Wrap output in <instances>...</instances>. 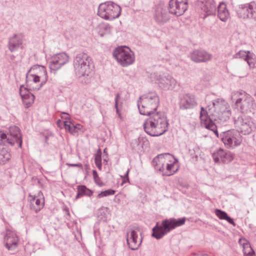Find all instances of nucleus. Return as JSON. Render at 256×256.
<instances>
[{"label":"nucleus","instance_id":"f8f14e48","mask_svg":"<svg viewBox=\"0 0 256 256\" xmlns=\"http://www.w3.org/2000/svg\"><path fill=\"white\" fill-rule=\"evenodd\" d=\"M178 104L181 110H192L198 106L196 96L191 93L180 94L178 98Z\"/></svg>","mask_w":256,"mask_h":256},{"label":"nucleus","instance_id":"f03ea898","mask_svg":"<svg viewBox=\"0 0 256 256\" xmlns=\"http://www.w3.org/2000/svg\"><path fill=\"white\" fill-rule=\"evenodd\" d=\"M149 117L144 122L143 126L146 132L152 136H158L168 130V123L166 117L162 112H152L146 114Z\"/></svg>","mask_w":256,"mask_h":256},{"label":"nucleus","instance_id":"4d7b16f0","mask_svg":"<svg viewBox=\"0 0 256 256\" xmlns=\"http://www.w3.org/2000/svg\"><path fill=\"white\" fill-rule=\"evenodd\" d=\"M104 162H106V163H107V162H108V161H107V160H106V159H104Z\"/></svg>","mask_w":256,"mask_h":256},{"label":"nucleus","instance_id":"a19ab883","mask_svg":"<svg viewBox=\"0 0 256 256\" xmlns=\"http://www.w3.org/2000/svg\"><path fill=\"white\" fill-rule=\"evenodd\" d=\"M215 213L216 216L220 220H224L228 215L226 212L219 209H216Z\"/></svg>","mask_w":256,"mask_h":256},{"label":"nucleus","instance_id":"5701e85b","mask_svg":"<svg viewBox=\"0 0 256 256\" xmlns=\"http://www.w3.org/2000/svg\"><path fill=\"white\" fill-rule=\"evenodd\" d=\"M172 156L168 153L161 154L156 156L152 160V164L156 170L158 172L164 171V165L166 162L165 156Z\"/></svg>","mask_w":256,"mask_h":256},{"label":"nucleus","instance_id":"473e14b6","mask_svg":"<svg viewBox=\"0 0 256 256\" xmlns=\"http://www.w3.org/2000/svg\"><path fill=\"white\" fill-rule=\"evenodd\" d=\"M94 162L98 169L101 170L102 168V152L100 148L98 149L96 153L94 155Z\"/></svg>","mask_w":256,"mask_h":256},{"label":"nucleus","instance_id":"f257e3e1","mask_svg":"<svg viewBox=\"0 0 256 256\" xmlns=\"http://www.w3.org/2000/svg\"><path fill=\"white\" fill-rule=\"evenodd\" d=\"M208 112L207 114H210V118L209 122H213L217 125V129L219 127L226 126L230 120L231 112L227 102L222 98L214 100L212 104L207 106Z\"/></svg>","mask_w":256,"mask_h":256},{"label":"nucleus","instance_id":"ea45409f","mask_svg":"<svg viewBox=\"0 0 256 256\" xmlns=\"http://www.w3.org/2000/svg\"><path fill=\"white\" fill-rule=\"evenodd\" d=\"M238 243L240 246H242L244 252L245 251V250H247V248L252 250V248L250 247V244L247 242V241L246 239L240 238L238 240Z\"/></svg>","mask_w":256,"mask_h":256},{"label":"nucleus","instance_id":"4c0bfd02","mask_svg":"<svg viewBox=\"0 0 256 256\" xmlns=\"http://www.w3.org/2000/svg\"><path fill=\"white\" fill-rule=\"evenodd\" d=\"M86 186L84 185L78 186L77 187L78 192L76 196V199H78L80 198L86 196Z\"/></svg>","mask_w":256,"mask_h":256},{"label":"nucleus","instance_id":"c756f323","mask_svg":"<svg viewBox=\"0 0 256 256\" xmlns=\"http://www.w3.org/2000/svg\"><path fill=\"white\" fill-rule=\"evenodd\" d=\"M234 58H243L247 62L250 67L252 68L254 67V63L252 62V58L248 56V53L246 51L240 50L235 54Z\"/></svg>","mask_w":256,"mask_h":256},{"label":"nucleus","instance_id":"37998d69","mask_svg":"<svg viewBox=\"0 0 256 256\" xmlns=\"http://www.w3.org/2000/svg\"><path fill=\"white\" fill-rule=\"evenodd\" d=\"M102 30H104V34H108L110 32L111 26L109 24H104L100 26Z\"/></svg>","mask_w":256,"mask_h":256},{"label":"nucleus","instance_id":"3c124183","mask_svg":"<svg viewBox=\"0 0 256 256\" xmlns=\"http://www.w3.org/2000/svg\"><path fill=\"white\" fill-rule=\"evenodd\" d=\"M86 196H90L92 195V191L91 190H90L88 188L86 187Z\"/></svg>","mask_w":256,"mask_h":256},{"label":"nucleus","instance_id":"9b49d317","mask_svg":"<svg viewBox=\"0 0 256 256\" xmlns=\"http://www.w3.org/2000/svg\"><path fill=\"white\" fill-rule=\"evenodd\" d=\"M218 138H220L224 144L230 148L239 146L242 141L239 132L234 129L222 132L218 134Z\"/></svg>","mask_w":256,"mask_h":256},{"label":"nucleus","instance_id":"864d4df0","mask_svg":"<svg viewBox=\"0 0 256 256\" xmlns=\"http://www.w3.org/2000/svg\"><path fill=\"white\" fill-rule=\"evenodd\" d=\"M192 256H208V255L206 254H194Z\"/></svg>","mask_w":256,"mask_h":256},{"label":"nucleus","instance_id":"7ed1b4c3","mask_svg":"<svg viewBox=\"0 0 256 256\" xmlns=\"http://www.w3.org/2000/svg\"><path fill=\"white\" fill-rule=\"evenodd\" d=\"M73 65L76 74L79 77L89 76L94 68L92 58L84 52H78L75 54Z\"/></svg>","mask_w":256,"mask_h":256},{"label":"nucleus","instance_id":"1a4fd4ad","mask_svg":"<svg viewBox=\"0 0 256 256\" xmlns=\"http://www.w3.org/2000/svg\"><path fill=\"white\" fill-rule=\"evenodd\" d=\"M234 120L236 130L238 131L240 134H249L256 128L254 123L250 116L241 114L238 117H234Z\"/></svg>","mask_w":256,"mask_h":256},{"label":"nucleus","instance_id":"5fc2aeb1","mask_svg":"<svg viewBox=\"0 0 256 256\" xmlns=\"http://www.w3.org/2000/svg\"><path fill=\"white\" fill-rule=\"evenodd\" d=\"M106 149L105 148L104 150V153H106V155H108V154L106 153Z\"/></svg>","mask_w":256,"mask_h":256},{"label":"nucleus","instance_id":"20e7f679","mask_svg":"<svg viewBox=\"0 0 256 256\" xmlns=\"http://www.w3.org/2000/svg\"><path fill=\"white\" fill-rule=\"evenodd\" d=\"M232 100H235L234 108L242 113L252 114L256 112L254 100L250 95L243 90L234 92L232 94Z\"/></svg>","mask_w":256,"mask_h":256},{"label":"nucleus","instance_id":"f704fd0d","mask_svg":"<svg viewBox=\"0 0 256 256\" xmlns=\"http://www.w3.org/2000/svg\"><path fill=\"white\" fill-rule=\"evenodd\" d=\"M64 128L66 130H68L71 134H74L76 132V129L77 128L76 126H74V124H72L70 122L65 120L64 122Z\"/></svg>","mask_w":256,"mask_h":256},{"label":"nucleus","instance_id":"de8ad7c7","mask_svg":"<svg viewBox=\"0 0 256 256\" xmlns=\"http://www.w3.org/2000/svg\"><path fill=\"white\" fill-rule=\"evenodd\" d=\"M224 220H226L229 224L233 225V226H235L236 225V224L235 222H234V220L230 218V216H228V214L227 215V216H226V218L224 219Z\"/></svg>","mask_w":256,"mask_h":256},{"label":"nucleus","instance_id":"aec40b11","mask_svg":"<svg viewBox=\"0 0 256 256\" xmlns=\"http://www.w3.org/2000/svg\"><path fill=\"white\" fill-rule=\"evenodd\" d=\"M7 138L12 141V144H8V145L14 146L15 143L18 144V147L22 148V138L20 132V130L18 127L14 126L9 128V133L6 134ZM8 142H10L8 140Z\"/></svg>","mask_w":256,"mask_h":256},{"label":"nucleus","instance_id":"9d476101","mask_svg":"<svg viewBox=\"0 0 256 256\" xmlns=\"http://www.w3.org/2000/svg\"><path fill=\"white\" fill-rule=\"evenodd\" d=\"M113 56L122 66L126 67L134 62V56L128 48L118 47L113 51Z\"/></svg>","mask_w":256,"mask_h":256},{"label":"nucleus","instance_id":"58836bf2","mask_svg":"<svg viewBox=\"0 0 256 256\" xmlns=\"http://www.w3.org/2000/svg\"><path fill=\"white\" fill-rule=\"evenodd\" d=\"M116 191L112 189H108L104 191L101 192L98 195V198H100L102 197L110 195H114L116 193Z\"/></svg>","mask_w":256,"mask_h":256},{"label":"nucleus","instance_id":"a211bd4d","mask_svg":"<svg viewBox=\"0 0 256 256\" xmlns=\"http://www.w3.org/2000/svg\"><path fill=\"white\" fill-rule=\"evenodd\" d=\"M206 110H205L204 107H202L200 108V118L201 124L206 129L212 131L216 137H218L217 125H216V124L213 122V120L212 121V122H209V120L210 118V114H207L206 113V111L208 112V108H206Z\"/></svg>","mask_w":256,"mask_h":256},{"label":"nucleus","instance_id":"c03bdc74","mask_svg":"<svg viewBox=\"0 0 256 256\" xmlns=\"http://www.w3.org/2000/svg\"><path fill=\"white\" fill-rule=\"evenodd\" d=\"M142 138L139 137L136 139L132 140L130 144L132 148H135L136 146H138Z\"/></svg>","mask_w":256,"mask_h":256},{"label":"nucleus","instance_id":"dca6fc26","mask_svg":"<svg viewBox=\"0 0 256 256\" xmlns=\"http://www.w3.org/2000/svg\"><path fill=\"white\" fill-rule=\"evenodd\" d=\"M188 8V0H170L168 8L170 14L180 16L184 13Z\"/></svg>","mask_w":256,"mask_h":256},{"label":"nucleus","instance_id":"4468645a","mask_svg":"<svg viewBox=\"0 0 256 256\" xmlns=\"http://www.w3.org/2000/svg\"><path fill=\"white\" fill-rule=\"evenodd\" d=\"M256 3L252 1L248 4L240 5L236 10V13L240 18L256 20Z\"/></svg>","mask_w":256,"mask_h":256},{"label":"nucleus","instance_id":"2eb2a0df","mask_svg":"<svg viewBox=\"0 0 256 256\" xmlns=\"http://www.w3.org/2000/svg\"><path fill=\"white\" fill-rule=\"evenodd\" d=\"M69 61V56L65 52L57 54L52 56L48 62L50 72H56Z\"/></svg>","mask_w":256,"mask_h":256},{"label":"nucleus","instance_id":"72a5a7b5","mask_svg":"<svg viewBox=\"0 0 256 256\" xmlns=\"http://www.w3.org/2000/svg\"><path fill=\"white\" fill-rule=\"evenodd\" d=\"M224 154V150L219 148L216 152H214L212 154V157L216 163H220L222 156Z\"/></svg>","mask_w":256,"mask_h":256},{"label":"nucleus","instance_id":"cd10ccee","mask_svg":"<svg viewBox=\"0 0 256 256\" xmlns=\"http://www.w3.org/2000/svg\"><path fill=\"white\" fill-rule=\"evenodd\" d=\"M174 158V162L171 164H166V170L161 172L162 176H170L174 174L178 170V168H175V164L178 162V160Z\"/></svg>","mask_w":256,"mask_h":256},{"label":"nucleus","instance_id":"7c9ffc66","mask_svg":"<svg viewBox=\"0 0 256 256\" xmlns=\"http://www.w3.org/2000/svg\"><path fill=\"white\" fill-rule=\"evenodd\" d=\"M120 94L119 93H117L116 94L114 99V107L116 110V113L118 115V118L122 120H124V118L122 116V114L120 112V108L122 106V102H120Z\"/></svg>","mask_w":256,"mask_h":256},{"label":"nucleus","instance_id":"c9c22d12","mask_svg":"<svg viewBox=\"0 0 256 256\" xmlns=\"http://www.w3.org/2000/svg\"><path fill=\"white\" fill-rule=\"evenodd\" d=\"M156 19L158 22L164 23L168 20V18L166 16V14L158 11L156 14Z\"/></svg>","mask_w":256,"mask_h":256},{"label":"nucleus","instance_id":"49530a36","mask_svg":"<svg viewBox=\"0 0 256 256\" xmlns=\"http://www.w3.org/2000/svg\"><path fill=\"white\" fill-rule=\"evenodd\" d=\"M130 170H128L126 172L124 175L123 177V182L122 183H125L126 182H130L129 178H128V174H129Z\"/></svg>","mask_w":256,"mask_h":256},{"label":"nucleus","instance_id":"4be33fe9","mask_svg":"<svg viewBox=\"0 0 256 256\" xmlns=\"http://www.w3.org/2000/svg\"><path fill=\"white\" fill-rule=\"evenodd\" d=\"M126 242L128 248L132 250H136L140 246L143 238L142 234H140V241L138 240V235L134 230H132L130 232V237L128 238V232L126 234Z\"/></svg>","mask_w":256,"mask_h":256},{"label":"nucleus","instance_id":"f3484780","mask_svg":"<svg viewBox=\"0 0 256 256\" xmlns=\"http://www.w3.org/2000/svg\"><path fill=\"white\" fill-rule=\"evenodd\" d=\"M196 6L204 12V18L216 12V6L214 0H197Z\"/></svg>","mask_w":256,"mask_h":256},{"label":"nucleus","instance_id":"603ef678","mask_svg":"<svg viewBox=\"0 0 256 256\" xmlns=\"http://www.w3.org/2000/svg\"><path fill=\"white\" fill-rule=\"evenodd\" d=\"M64 210L66 212V214L68 216H70V212H69V210H68V208H66L64 209Z\"/></svg>","mask_w":256,"mask_h":256},{"label":"nucleus","instance_id":"412c9836","mask_svg":"<svg viewBox=\"0 0 256 256\" xmlns=\"http://www.w3.org/2000/svg\"><path fill=\"white\" fill-rule=\"evenodd\" d=\"M190 59L195 62H204L212 58V55L204 50H196L190 53Z\"/></svg>","mask_w":256,"mask_h":256},{"label":"nucleus","instance_id":"79ce46f5","mask_svg":"<svg viewBox=\"0 0 256 256\" xmlns=\"http://www.w3.org/2000/svg\"><path fill=\"white\" fill-rule=\"evenodd\" d=\"M92 174H93L94 180L95 183L96 184H98L100 186H102V182H101L100 178V177L98 176V172L96 170H92Z\"/></svg>","mask_w":256,"mask_h":256},{"label":"nucleus","instance_id":"0eeeda50","mask_svg":"<svg viewBox=\"0 0 256 256\" xmlns=\"http://www.w3.org/2000/svg\"><path fill=\"white\" fill-rule=\"evenodd\" d=\"M120 13V6L111 1L102 3L98 8V15L102 18L108 20H112L118 18Z\"/></svg>","mask_w":256,"mask_h":256},{"label":"nucleus","instance_id":"6e6d98bb","mask_svg":"<svg viewBox=\"0 0 256 256\" xmlns=\"http://www.w3.org/2000/svg\"><path fill=\"white\" fill-rule=\"evenodd\" d=\"M59 122H62V121H61L60 120H58V122H57V124H59Z\"/></svg>","mask_w":256,"mask_h":256},{"label":"nucleus","instance_id":"e433bc0d","mask_svg":"<svg viewBox=\"0 0 256 256\" xmlns=\"http://www.w3.org/2000/svg\"><path fill=\"white\" fill-rule=\"evenodd\" d=\"M7 138L6 134L2 131H0V145H8V144H12L13 142Z\"/></svg>","mask_w":256,"mask_h":256},{"label":"nucleus","instance_id":"423d86ee","mask_svg":"<svg viewBox=\"0 0 256 256\" xmlns=\"http://www.w3.org/2000/svg\"><path fill=\"white\" fill-rule=\"evenodd\" d=\"M186 220V218L184 217L178 219L170 218L164 220L161 225H159L157 222L152 228V236L157 240H160L176 227L183 225Z\"/></svg>","mask_w":256,"mask_h":256},{"label":"nucleus","instance_id":"09e8293b","mask_svg":"<svg viewBox=\"0 0 256 256\" xmlns=\"http://www.w3.org/2000/svg\"><path fill=\"white\" fill-rule=\"evenodd\" d=\"M66 165L71 167H78L82 168V165L80 163L78 164H66Z\"/></svg>","mask_w":256,"mask_h":256},{"label":"nucleus","instance_id":"b1692460","mask_svg":"<svg viewBox=\"0 0 256 256\" xmlns=\"http://www.w3.org/2000/svg\"><path fill=\"white\" fill-rule=\"evenodd\" d=\"M22 36L20 34H14L9 38L8 46L11 52L17 50L19 48H22Z\"/></svg>","mask_w":256,"mask_h":256},{"label":"nucleus","instance_id":"6ab92c4d","mask_svg":"<svg viewBox=\"0 0 256 256\" xmlns=\"http://www.w3.org/2000/svg\"><path fill=\"white\" fill-rule=\"evenodd\" d=\"M18 242L19 239L16 233L14 231L6 230L4 240L6 248L8 250H13L17 248Z\"/></svg>","mask_w":256,"mask_h":256},{"label":"nucleus","instance_id":"393cba45","mask_svg":"<svg viewBox=\"0 0 256 256\" xmlns=\"http://www.w3.org/2000/svg\"><path fill=\"white\" fill-rule=\"evenodd\" d=\"M218 16L222 22H226L230 18V14L224 3H220L218 7Z\"/></svg>","mask_w":256,"mask_h":256},{"label":"nucleus","instance_id":"bb28decb","mask_svg":"<svg viewBox=\"0 0 256 256\" xmlns=\"http://www.w3.org/2000/svg\"><path fill=\"white\" fill-rule=\"evenodd\" d=\"M30 202L31 210L34 211L36 213L40 211L44 206V200L38 198L35 196L32 198Z\"/></svg>","mask_w":256,"mask_h":256},{"label":"nucleus","instance_id":"a878e982","mask_svg":"<svg viewBox=\"0 0 256 256\" xmlns=\"http://www.w3.org/2000/svg\"><path fill=\"white\" fill-rule=\"evenodd\" d=\"M26 90L28 92L22 94L21 88L20 90V94L22 98L23 103L24 104L25 107L28 108L34 103L35 97L30 92L27 90V88H26Z\"/></svg>","mask_w":256,"mask_h":256},{"label":"nucleus","instance_id":"8fccbe9b","mask_svg":"<svg viewBox=\"0 0 256 256\" xmlns=\"http://www.w3.org/2000/svg\"><path fill=\"white\" fill-rule=\"evenodd\" d=\"M62 114H66V116H61V118H62L66 120H68L70 119V118L68 116V114L67 112H62Z\"/></svg>","mask_w":256,"mask_h":256},{"label":"nucleus","instance_id":"ddd939ff","mask_svg":"<svg viewBox=\"0 0 256 256\" xmlns=\"http://www.w3.org/2000/svg\"><path fill=\"white\" fill-rule=\"evenodd\" d=\"M155 79L158 82V87L164 90H172L177 85L176 80L168 74H157L155 76Z\"/></svg>","mask_w":256,"mask_h":256},{"label":"nucleus","instance_id":"2f4dec72","mask_svg":"<svg viewBox=\"0 0 256 256\" xmlns=\"http://www.w3.org/2000/svg\"><path fill=\"white\" fill-rule=\"evenodd\" d=\"M222 155L221 162L228 164L234 160V154L230 152L224 150V154Z\"/></svg>","mask_w":256,"mask_h":256},{"label":"nucleus","instance_id":"39448f33","mask_svg":"<svg viewBox=\"0 0 256 256\" xmlns=\"http://www.w3.org/2000/svg\"><path fill=\"white\" fill-rule=\"evenodd\" d=\"M160 104V98L156 92L144 94L138 100L140 113L142 115L150 114L154 112Z\"/></svg>","mask_w":256,"mask_h":256},{"label":"nucleus","instance_id":"6e6552de","mask_svg":"<svg viewBox=\"0 0 256 256\" xmlns=\"http://www.w3.org/2000/svg\"><path fill=\"white\" fill-rule=\"evenodd\" d=\"M42 79L40 86L38 88H36L34 89L39 90L47 82L48 74L46 68L44 66L36 65L32 67L28 72L26 77V82L27 86L30 84L31 82L37 83L40 82V78Z\"/></svg>","mask_w":256,"mask_h":256},{"label":"nucleus","instance_id":"a18cd8bd","mask_svg":"<svg viewBox=\"0 0 256 256\" xmlns=\"http://www.w3.org/2000/svg\"><path fill=\"white\" fill-rule=\"evenodd\" d=\"M250 250H251L252 252L249 251V250H245L244 252V256H256L254 251L252 248V250L250 249Z\"/></svg>","mask_w":256,"mask_h":256},{"label":"nucleus","instance_id":"c85d7f7f","mask_svg":"<svg viewBox=\"0 0 256 256\" xmlns=\"http://www.w3.org/2000/svg\"><path fill=\"white\" fill-rule=\"evenodd\" d=\"M6 145H0V164H4L10 158V154L4 147Z\"/></svg>","mask_w":256,"mask_h":256}]
</instances>
